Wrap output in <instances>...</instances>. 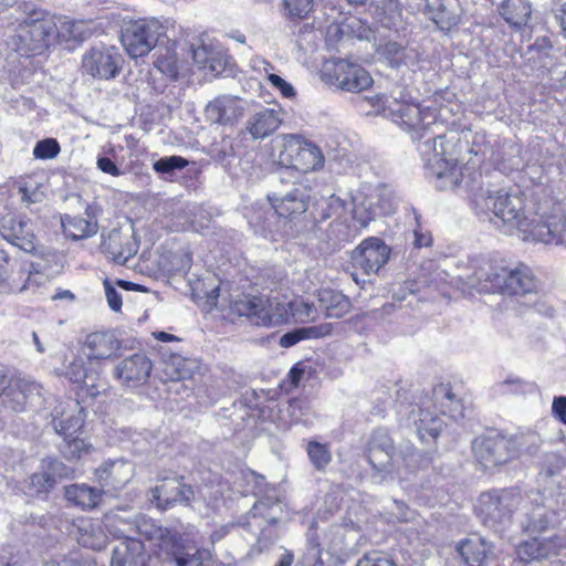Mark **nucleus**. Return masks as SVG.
I'll return each instance as SVG.
<instances>
[{
  "instance_id": "60",
  "label": "nucleus",
  "mask_w": 566,
  "mask_h": 566,
  "mask_svg": "<svg viewBox=\"0 0 566 566\" xmlns=\"http://www.w3.org/2000/svg\"><path fill=\"white\" fill-rule=\"evenodd\" d=\"M290 310L293 312V315L296 316L301 321H310L314 319L316 314V308L314 304L300 301L293 304H289Z\"/></svg>"
},
{
  "instance_id": "1",
  "label": "nucleus",
  "mask_w": 566,
  "mask_h": 566,
  "mask_svg": "<svg viewBox=\"0 0 566 566\" xmlns=\"http://www.w3.org/2000/svg\"><path fill=\"white\" fill-rule=\"evenodd\" d=\"M475 213L482 220L493 221L507 235L524 242L566 248V207L544 197L526 205L521 192L482 190L473 199Z\"/></svg>"
},
{
  "instance_id": "58",
  "label": "nucleus",
  "mask_w": 566,
  "mask_h": 566,
  "mask_svg": "<svg viewBox=\"0 0 566 566\" xmlns=\"http://www.w3.org/2000/svg\"><path fill=\"white\" fill-rule=\"evenodd\" d=\"M105 527L114 534L115 537L130 539V533L133 531L132 524L124 523L116 517H106Z\"/></svg>"
},
{
  "instance_id": "8",
  "label": "nucleus",
  "mask_w": 566,
  "mask_h": 566,
  "mask_svg": "<svg viewBox=\"0 0 566 566\" xmlns=\"http://www.w3.org/2000/svg\"><path fill=\"white\" fill-rule=\"evenodd\" d=\"M321 77L328 85L353 93L367 90L373 84L370 74L364 67L346 60L326 61Z\"/></svg>"
},
{
  "instance_id": "30",
  "label": "nucleus",
  "mask_w": 566,
  "mask_h": 566,
  "mask_svg": "<svg viewBox=\"0 0 566 566\" xmlns=\"http://www.w3.org/2000/svg\"><path fill=\"white\" fill-rule=\"evenodd\" d=\"M54 28L51 30L53 33V45L59 42H81L84 41L90 30L84 21L72 20L69 17L60 15L53 18Z\"/></svg>"
},
{
  "instance_id": "15",
  "label": "nucleus",
  "mask_w": 566,
  "mask_h": 566,
  "mask_svg": "<svg viewBox=\"0 0 566 566\" xmlns=\"http://www.w3.org/2000/svg\"><path fill=\"white\" fill-rule=\"evenodd\" d=\"M153 369V363L144 353L133 354L120 360L115 369V378L129 388L139 387L148 380Z\"/></svg>"
},
{
  "instance_id": "2",
  "label": "nucleus",
  "mask_w": 566,
  "mask_h": 566,
  "mask_svg": "<svg viewBox=\"0 0 566 566\" xmlns=\"http://www.w3.org/2000/svg\"><path fill=\"white\" fill-rule=\"evenodd\" d=\"M385 116L407 130L412 140L421 142L418 149L424 161L429 177L436 178L439 189H453L463 178L459 155L468 143L461 142L460 134L451 130L442 134L443 122L438 117L436 107L408 103L400 92V97L390 95L386 98Z\"/></svg>"
},
{
  "instance_id": "14",
  "label": "nucleus",
  "mask_w": 566,
  "mask_h": 566,
  "mask_svg": "<svg viewBox=\"0 0 566 566\" xmlns=\"http://www.w3.org/2000/svg\"><path fill=\"white\" fill-rule=\"evenodd\" d=\"M134 476V467L124 459L107 460L95 470L96 481L105 493L115 495Z\"/></svg>"
},
{
  "instance_id": "48",
  "label": "nucleus",
  "mask_w": 566,
  "mask_h": 566,
  "mask_svg": "<svg viewBox=\"0 0 566 566\" xmlns=\"http://www.w3.org/2000/svg\"><path fill=\"white\" fill-rule=\"evenodd\" d=\"M91 449L92 446L84 439L64 437L61 452L67 460H77L88 454Z\"/></svg>"
},
{
  "instance_id": "36",
  "label": "nucleus",
  "mask_w": 566,
  "mask_h": 566,
  "mask_svg": "<svg viewBox=\"0 0 566 566\" xmlns=\"http://www.w3.org/2000/svg\"><path fill=\"white\" fill-rule=\"evenodd\" d=\"M102 490L87 484H72L65 488V497L69 502L84 510L94 509L102 497Z\"/></svg>"
},
{
  "instance_id": "44",
  "label": "nucleus",
  "mask_w": 566,
  "mask_h": 566,
  "mask_svg": "<svg viewBox=\"0 0 566 566\" xmlns=\"http://www.w3.org/2000/svg\"><path fill=\"white\" fill-rule=\"evenodd\" d=\"M306 452L311 463L317 471H323L332 461V453L328 444L310 441Z\"/></svg>"
},
{
  "instance_id": "54",
  "label": "nucleus",
  "mask_w": 566,
  "mask_h": 566,
  "mask_svg": "<svg viewBox=\"0 0 566 566\" xmlns=\"http://www.w3.org/2000/svg\"><path fill=\"white\" fill-rule=\"evenodd\" d=\"M60 153V145L53 138L38 142L33 148V156L39 159H52Z\"/></svg>"
},
{
  "instance_id": "11",
  "label": "nucleus",
  "mask_w": 566,
  "mask_h": 566,
  "mask_svg": "<svg viewBox=\"0 0 566 566\" xmlns=\"http://www.w3.org/2000/svg\"><path fill=\"white\" fill-rule=\"evenodd\" d=\"M0 235L10 244L27 253L36 249V237L32 221L25 217L8 212L0 217Z\"/></svg>"
},
{
  "instance_id": "41",
  "label": "nucleus",
  "mask_w": 566,
  "mask_h": 566,
  "mask_svg": "<svg viewBox=\"0 0 566 566\" xmlns=\"http://www.w3.org/2000/svg\"><path fill=\"white\" fill-rule=\"evenodd\" d=\"M433 398L436 402L441 406V413H449L450 418L457 419L463 416L462 406L455 396L451 391L450 387L444 384H440L433 389Z\"/></svg>"
},
{
  "instance_id": "59",
  "label": "nucleus",
  "mask_w": 566,
  "mask_h": 566,
  "mask_svg": "<svg viewBox=\"0 0 566 566\" xmlns=\"http://www.w3.org/2000/svg\"><path fill=\"white\" fill-rule=\"evenodd\" d=\"M557 493H551L549 500V509L552 511H563L566 512V474L562 478L557 485Z\"/></svg>"
},
{
  "instance_id": "33",
  "label": "nucleus",
  "mask_w": 566,
  "mask_h": 566,
  "mask_svg": "<svg viewBox=\"0 0 566 566\" xmlns=\"http://www.w3.org/2000/svg\"><path fill=\"white\" fill-rule=\"evenodd\" d=\"M458 552L468 566H485L492 545L479 535H472L458 545Z\"/></svg>"
},
{
  "instance_id": "16",
  "label": "nucleus",
  "mask_w": 566,
  "mask_h": 566,
  "mask_svg": "<svg viewBox=\"0 0 566 566\" xmlns=\"http://www.w3.org/2000/svg\"><path fill=\"white\" fill-rule=\"evenodd\" d=\"M510 441L503 437L478 438L473 442L476 460L486 469L506 463L512 457Z\"/></svg>"
},
{
  "instance_id": "50",
  "label": "nucleus",
  "mask_w": 566,
  "mask_h": 566,
  "mask_svg": "<svg viewBox=\"0 0 566 566\" xmlns=\"http://www.w3.org/2000/svg\"><path fill=\"white\" fill-rule=\"evenodd\" d=\"M188 160L181 156H168L156 160L153 169L163 176H172L176 170H181L188 166Z\"/></svg>"
},
{
  "instance_id": "38",
  "label": "nucleus",
  "mask_w": 566,
  "mask_h": 566,
  "mask_svg": "<svg viewBox=\"0 0 566 566\" xmlns=\"http://www.w3.org/2000/svg\"><path fill=\"white\" fill-rule=\"evenodd\" d=\"M352 217L361 228H366L377 216V208L370 193L357 192L352 197Z\"/></svg>"
},
{
  "instance_id": "63",
  "label": "nucleus",
  "mask_w": 566,
  "mask_h": 566,
  "mask_svg": "<svg viewBox=\"0 0 566 566\" xmlns=\"http://www.w3.org/2000/svg\"><path fill=\"white\" fill-rule=\"evenodd\" d=\"M96 166L101 171L113 177H118L123 174L117 165L111 158L105 156L97 157Z\"/></svg>"
},
{
  "instance_id": "12",
  "label": "nucleus",
  "mask_w": 566,
  "mask_h": 566,
  "mask_svg": "<svg viewBox=\"0 0 566 566\" xmlns=\"http://www.w3.org/2000/svg\"><path fill=\"white\" fill-rule=\"evenodd\" d=\"M389 255V247L381 239L370 237L353 251L352 263L367 275L375 274L388 262Z\"/></svg>"
},
{
  "instance_id": "6",
  "label": "nucleus",
  "mask_w": 566,
  "mask_h": 566,
  "mask_svg": "<svg viewBox=\"0 0 566 566\" xmlns=\"http://www.w3.org/2000/svg\"><path fill=\"white\" fill-rule=\"evenodd\" d=\"M522 502L523 496L516 489L492 490L480 495L475 510L485 526L501 531L512 522Z\"/></svg>"
},
{
  "instance_id": "24",
  "label": "nucleus",
  "mask_w": 566,
  "mask_h": 566,
  "mask_svg": "<svg viewBox=\"0 0 566 566\" xmlns=\"http://www.w3.org/2000/svg\"><path fill=\"white\" fill-rule=\"evenodd\" d=\"M549 500L551 496H545L541 492L532 493L531 502L534 506L525 513L526 522L522 523L523 528L530 534L545 531L553 523V517L559 512L549 509Z\"/></svg>"
},
{
  "instance_id": "25",
  "label": "nucleus",
  "mask_w": 566,
  "mask_h": 566,
  "mask_svg": "<svg viewBox=\"0 0 566 566\" xmlns=\"http://www.w3.org/2000/svg\"><path fill=\"white\" fill-rule=\"evenodd\" d=\"M408 419L412 422L421 441H434L444 424L443 419L431 410L430 406L413 407Z\"/></svg>"
},
{
  "instance_id": "9",
  "label": "nucleus",
  "mask_w": 566,
  "mask_h": 566,
  "mask_svg": "<svg viewBox=\"0 0 566 566\" xmlns=\"http://www.w3.org/2000/svg\"><path fill=\"white\" fill-rule=\"evenodd\" d=\"M394 454L395 448L390 437L385 431H375L367 450L368 463L375 471L371 475L375 482L403 478L401 469L395 464Z\"/></svg>"
},
{
  "instance_id": "21",
  "label": "nucleus",
  "mask_w": 566,
  "mask_h": 566,
  "mask_svg": "<svg viewBox=\"0 0 566 566\" xmlns=\"http://www.w3.org/2000/svg\"><path fill=\"white\" fill-rule=\"evenodd\" d=\"M283 122V111L280 106L261 107L249 116L245 123L247 132L253 139H264L272 135Z\"/></svg>"
},
{
  "instance_id": "17",
  "label": "nucleus",
  "mask_w": 566,
  "mask_h": 566,
  "mask_svg": "<svg viewBox=\"0 0 566 566\" xmlns=\"http://www.w3.org/2000/svg\"><path fill=\"white\" fill-rule=\"evenodd\" d=\"M85 417L86 413L80 402L67 399L53 409L52 423L59 434L72 437L83 428Z\"/></svg>"
},
{
  "instance_id": "56",
  "label": "nucleus",
  "mask_w": 566,
  "mask_h": 566,
  "mask_svg": "<svg viewBox=\"0 0 566 566\" xmlns=\"http://www.w3.org/2000/svg\"><path fill=\"white\" fill-rule=\"evenodd\" d=\"M357 566H396L394 559L381 552H370L365 554L358 562Z\"/></svg>"
},
{
  "instance_id": "4",
  "label": "nucleus",
  "mask_w": 566,
  "mask_h": 566,
  "mask_svg": "<svg viewBox=\"0 0 566 566\" xmlns=\"http://www.w3.org/2000/svg\"><path fill=\"white\" fill-rule=\"evenodd\" d=\"M54 23L52 17L41 9L25 6L24 18L8 27L6 43L22 56L41 55L53 45Z\"/></svg>"
},
{
  "instance_id": "5",
  "label": "nucleus",
  "mask_w": 566,
  "mask_h": 566,
  "mask_svg": "<svg viewBox=\"0 0 566 566\" xmlns=\"http://www.w3.org/2000/svg\"><path fill=\"white\" fill-rule=\"evenodd\" d=\"M277 163L282 166L280 179L284 182L296 172L314 171L323 167L324 156L312 142L300 135H284Z\"/></svg>"
},
{
  "instance_id": "49",
  "label": "nucleus",
  "mask_w": 566,
  "mask_h": 566,
  "mask_svg": "<svg viewBox=\"0 0 566 566\" xmlns=\"http://www.w3.org/2000/svg\"><path fill=\"white\" fill-rule=\"evenodd\" d=\"M40 469L49 475V478L53 479V484L55 485L57 480L67 478L71 475L72 470L66 467L62 461L53 457H46L42 459Z\"/></svg>"
},
{
  "instance_id": "51",
  "label": "nucleus",
  "mask_w": 566,
  "mask_h": 566,
  "mask_svg": "<svg viewBox=\"0 0 566 566\" xmlns=\"http://www.w3.org/2000/svg\"><path fill=\"white\" fill-rule=\"evenodd\" d=\"M369 193L373 201H375L378 216L389 214L394 211L392 196L386 186H378Z\"/></svg>"
},
{
  "instance_id": "20",
  "label": "nucleus",
  "mask_w": 566,
  "mask_h": 566,
  "mask_svg": "<svg viewBox=\"0 0 566 566\" xmlns=\"http://www.w3.org/2000/svg\"><path fill=\"white\" fill-rule=\"evenodd\" d=\"M279 217L293 219L307 210L310 195L303 187H294L286 192H274L268 197Z\"/></svg>"
},
{
  "instance_id": "34",
  "label": "nucleus",
  "mask_w": 566,
  "mask_h": 566,
  "mask_svg": "<svg viewBox=\"0 0 566 566\" xmlns=\"http://www.w3.org/2000/svg\"><path fill=\"white\" fill-rule=\"evenodd\" d=\"M64 376L73 384H81V390L86 397L96 398L106 390V382L103 380L88 382L90 376L82 359L72 360L65 367Z\"/></svg>"
},
{
  "instance_id": "45",
  "label": "nucleus",
  "mask_w": 566,
  "mask_h": 566,
  "mask_svg": "<svg viewBox=\"0 0 566 566\" xmlns=\"http://www.w3.org/2000/svg\"><path fill=\"white\" fill-rule=\"evenodd\" d=\"M155 67L171 78L178 75L177 55L170 48H159L156 52Z\"/></svg>"
},
{
  "instance_id": "43",
  "label": "nucleus",
  "mask_w": 566,
  "mask_h": 566,
  "mask_svg": "<svg viewBox=\"0 0 566 566\" xmlns=\"http://www.w3.org/2000/svg\"><path fill=\"white\" fill-rule=\"evenodd\" d=\"M198 370V360L182 356H174L167 365V374L172 380L191 379Z\"/></svg>"
},
{
  "instance_id": "28",
  "label": "nucleus",
  "mask_w": 566,
  "mask_h": 566,
  "mask_svg": "<svg viewBox=\"0 0 566 566\" xmlns=\"http://www.w3.org/2000/svg\"><path fill=\"white\" fill-rule=\"evenodd\" d=\"M193 496L190 486L178 479H165L160 485L153 490V497L157 505L167 509L176 503H188Z\"/></svg>"
},
{
  "instance_id": "31",
  "label": "nucleus",
  "mask_w": 566,
  "mask_h": 566,
  "mask_svg": "<svg viewBox=\"0 0 566 566\" xmlns=\"http://www.w3.org/2000/svg\"><path fill=\"white\" fill-rule=\"evenodd\" d=\"M374 19L384 28L398 32L403 28L402 9L398 0H373Z\"/></svg>"
},
{
  "instance_id": "35",
  "label": "nucleus",
  "mask_w": 566,
  "mask_h": 566,
  "mask_svg": "<svg viewBox=\"0 0 566 566\" xmlns=\"http://www.w3.org/2000/svg\"><path fill=\"white\" fill-rule=\"evenodd\" d=\"M264 301L256 296H244L237 300L232 304L233 313L239 316H245L252 324L262 326L277 322V318L273 321L264 314Z\"/></svg>"
},
{
  "instance_id": "19",
  "label": "nucleus",
  "mask_w": 566,
  "mask_h": 566,
  "mask_svg": "<svg viewBox=\"0 0 566 566\" xmlns=\"http://www.w3.org/2000/svg\"><path fill=\"white\" fill-rule=\"evenodd\" d=\"M101 207L93 202L85 209V217H71L65 214L61 218L64 234L72 240H83L95 235L98 231L97 218Z\"/></svg>"
},
{
  "instance_id": "52",
  "label": "nucleus",
  "mask_w": 566,
  "mask_h": 566,
  "mask_svg": "<svg viewBox=\"0 0 566 566\" xmlns=\"http://www.w3.org/2000/svg\"><path fill=\"white\" fill-rule=\"evenodd\" d=\"M264 314L269 316L271 319L277 318V322L266 324V327L270 326H277L282 323H285L289 318L290 311L286 308V306L280 302H272V301H264Z\"/></svg>"
},
{
  "instance_id": "26",
  "label": "nucleus",
  "mask_w": 566,
  "mask_h": 566,
  "mask_svg": "<svg viewBox=\"0 0 566 566\" xmlns=\"http://www.w3.org/2000/svg\"><path fill=\"white\" fill-rule=\"evenodd\" d=\"M11 384L8 390H4L2 396L4 403L14 411H22L29 400L34 396L41 395V385L13 374Z\"/></svg>"
},
{
  "instance_id": "7",
  "label": "nucleus",
  "mask_w": 566,
  "mask_h": 566,
  "mask_svg": "<svg viewBox=\"0 0 566 566\" xmlns=\"http://www.w3.org/2000/svg\"><path fill=\"white\" fill-rule=\"evenodd\" d=\"M167 33V25L157 18H144L125 22L120 42L132 59L147 55Z\"/></svg>"
},
{
  "instance_id": "23",
  "label": "nucleus",
  "mask_w": 566,
  "mask_h": 566,
  "mask_svg": "<svg viewBox=\"0 0 566 566\" xmlns=\"http://www.w3.org/2000/svg\"><path fill=\"white\" fill-rule=\"evenodd\" d=\"M120 348V342L113 332H94L86 336L83 354L88 360L112 358Z\"/></svg>"
},
{
  "instance_id": "13",
  "label": "nucleus",
  "mask_w": 566,
  "mask_h": 566,
  "mask_svg": "<svg viewBox=\"0 0 566 566\" xmlns=\"http://www.w3.org/2000/svg\"><path fill=\"white\" fill-rule=\"evenodd\" d=\"M312 214L315 222H324L328 219L333 220L329 223V228L332 235L336 240L342 241L347 238L344 228L348 219L347 203L345 200L335 195L321 198L315 202Z\"/></svg>"
},
{
  "instance_id": "10",
  "label": "nucleus",
  "mask_w": 566,
  "mask_h": 566,
  "mask_svg": "<svg viewBox=\"0 0 566 566\" xmlns=\"http://www.w3.org/2000/svg\"><path fill=\"white\" fill-rule=\"evenodd\" d=\"M123 56L114 46L92 48L83 54V72L98 80L117 76L123 65Z\"/></svg>"
},
{
  "instance_id": "37",
  "label": "nucleus",
  "mask_w": 566,
  "mask_h": 566,
  "mask_svg": "<svg viewBox=\"0 0 566 566\" xmlns=\"http://www.w3.org/2000/svg\"><path fill=\"white\" fill-rule=\"evenodd\" d=\"M321 307L326 311V316L340 318L350 310L349 298L338 291L331 289L321 290L318 293Z\"/></svg>"
},
{
  "instance_id": "22",
  "label": "nucleus",
  "mask_w": 566,
  "mask_h": 566,
  "mask_svg": "<svg viewBox=\"0 0 566 566\" xmlns=\"http://www.w3.org/2000/svg\"><path fill=\"white\" fill-rule=\"evenodd\" d=\"M102 250L117 264H125L138 251V242L134 235L113 229L107 235L102 233Z\"/></svg>"
},
{
  "instance_id": "18",
  "label": "nucleus",
  "mask_w": 566,
  "mask_h": 566,
  "mask_svg": "<svg viewBox=\"0 0 566 566\" xmlns=\"http://www.w3.org/2000/svg\"><path fill=\"white\" fill-rule=\"evenodd\" d=\"M564 548L566 538L560 535L532 537L517 546L516 554L521 562H532L556 556Z\"/></svg>"
},
{
  "instance_id": "57",
  "label": "nucleus",
  "mask_w": 566,
  "mask_h": 566,
  "mask_svg": "<svg viewBox=\"0 0 566 566\" xmlns=\"http://www.w3.org/2000/svg\"><path fill=\"white\" fill-rule=\"evenodd\" d=\"M566 470V459L560 454H546L544 461V471L547 476H555Z\"/></svg>"
},
{
  "instance_id": "42",
  "label": "nucleus",
  "mask_w": 566,
  "mask_h": 566,
  "mask_svg": "<svg viewBox=\"0 0 566 566\" xmlns=\"http://www.w3.org/2000/svg\"><path fill=\"white\" fill-rule=\"evenodd\" d=\"M381 54L392 67H399L401 65L411 66L416 62L415 51L397 42H387L382 46Z\"/></svg>"
},
{
  "instance_id": "3",
  "label": "nucleus",
  "mask_w": 566,
  "mask_h": 566,
  "mask_svg": "<svg viewBox=\"0 0 566 566\" xmlns=\"http://www.w3.org/2000/svg\"><path fill=\"white\" fill-rule=\"evenodd\" d=\"M467 284L480 293L511 296H535L536 283L525 265L510 266L492 260H481L467 276Z\"/></svg>"
},
{
  "instance_id": "27",
  "label": "nucleus",
  "mask_w": 566,
  "mask_h": 566,
  "mask_svg": "<svg viewBox=\"0 0 566 566\" xmlns=\"http://www.w3.org/2000/svg\"><path fill=\"white\" fill-rule=\"evenodd\" d=\"M73 528V534L82 546L94 551L105 547L107 535L101 521L91 517H80L74 521Z\"/></svg>"
},
{
  "instance_id": "61",
  "label": "nucleus",
  "mask_w": 566,
  "mask_h": 566,
  "mask_svg": "<svg viewBox=\"0 0 566 566\" xmlns=\"http://www.w3.org/2000/svg\"><path fill=\"white\" fill-rule=\"evenodd\" d=\"M104 287L109 308L114 312H119L123 304L120 294L108 280L104 281Z\"/></svg>"
},
{
  "instance_id": "32",
  "label": "nucleus",
  "mask_w": 566,
  "mask_h": 566,
  "mask_svg": "<svg viewBox=\"0 0 566 566\" xmlns=\"http://www.w3.org/2000/svg\"><path fill=\"white\" fill-rule=\"evenodd\" d=\"M432 20L441 30H450L460 22L462 9L459 0H429Z\"/></svg>"
},
{
  "instance_id": "53",
  "label": "nucleus",
  "mask_w": 566,
  "mask_h": 566,
  "mask_svg": "<svg viewBox=\"0 0 566 566\" xmlns=\"http://www.w3.org/2000/svg\"><path fill=\"white\" fill-rule=\"evenodd\" d=\"M159 549L167 557L180 554L182 551L180 536L176 532L166 531L160 537Z\"/></svg>"
},
{
  "instance_id": "55",
  "label": "nucleus",
  "mask_w": 566,
  "mask_h": 566,
  "mask_svg": "<svg viewBox=\"0 0 566 566\" xmlns=\"http://www.w3.org/2000/svg\"><path fill=\"white\" fill-rule=\"evenodd\" d=\"M313 0H283V4L291 18L303 19L312 10Z\"/></svg>"
},
{
  "instance_id": "40",
  "label": "nucleus",
  "mask_w": 566,
  "mask_h": 566,
  "mask_svg": "<svg viewBox=\"0 0 566 566\" xmlns=\"http://www.w3.org/2000/svg\"><path fill=\"white\" fill-rule=\"evenodd\" d=\"M332 333L331 324H321L316 326H307L295 328L292 332L285 333L280 338V345L282 347H291L297 344L302 339H313L327 336Z\"/></svg>"
},
{
  "instance_id": "62",
  "label": "nucleus",
  "mask_w": 566,
  "mask_h": 566,
  "mask_svg": "<svg viewBox=\"0 0 566 566\" xmlns=\"http://www.w3.org/2000/svg\"><path fill=\"white\" fill-rule=\"evenodd\" d=\"M270 83L273 87L277 88L284 97L291 98L295 96V90L292 84L287 83L276 74L270 75Z\"/></svg>"
},
{
  "instance_id": "64",
  "label": "nucleus",
  "mask_w": 566,
  "mask_h": 566,
  "mask_svg": "<svg viewBox=\"0 0 566 566\" xmlns=\"http://www.w3.org/2000/svg\"><path fill=\"white\" fill-rule=\"evenodd\" d=\"M552 415L563 424H566V396H559L553 399Z\"/></svg>"
},
{
  "instance_id": "29",
  "label": "nucleus",
  "mask_w": 566,
  "mask_h": 566,
  "mask_svg": "<svg viewBox=\"0 0 566 566\" xmlns=\"http://www.w3.org/2000/svg\"><path fill=\"white\" fill-rule=\"evenodd\" d=\"M243 106L241 101L234 96H221L210 102L206 107V115L209 120L217 124H229L241 117Z\"/></svg>"
},
{
  "instance_id": "46",
  "label": "nucleus",
  "mask_w": 566,
  "mask_h": 566,
  "mask_svg": "<svg viewBox=\"0 0 566 566\" xmlns=\"http://www.w3.org/2000/svg\"><path fill=\"white\" fill-rule=\"evenodd\" d=\"M53 488V479L45 475L39 468V471L30 475L25 481L24 491L29 495H39L50 492Z\"/></svg>"
},
{
  "instance_id": "47",
  "label": "nucleus",
  "mask_w": 566,
  "mask_h": 566,
  "mask_svg": "<svg viewBox=\"0 0 566 566\" xmlns=\"http://www.w3.org/2000/svg\"><path fill=\"white\" fill-rule=\"evenodd\" d=\"M142 548L140 542L132 541L130 544L124 542L113 549L111 566H132L135 563V556L129 553L132 551H139Z\"/></svg>"
},
{
  "instance_id": "39",
  "label": "nucleus",
  "mask_w": 566,
  "mask_h": 566,
  "mask_svg": "<svg viewBox=\"0 0 566 566\" xmlns=\"http://www.w3.org/2000/svg\"><path fill=\"white\" fill-rule=\"evenodd\" d=\"M531 13V3L527 0H506L500 7V14L515 28L525 25Z\"/></svg>"
}]
</instances>
